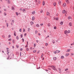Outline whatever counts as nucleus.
I'll use <instances>...</instances> for the list:
<instances>
[{
    "instance_id": "40",
    "label": "nucleus",
    "mask_w": 74,
    "mask_h": 74,
    "mask_svg": "<svg viewBox=\"0 0 74 74\" xmlns=\"http://www.w3.org/2000/svg\"><path fill=\"white\" fill-rule=\"evenodd\" d=\"M28 47V45H26L25 46V48H27Z\"/></svg>"
},
{
    "instance_id": "8",
    "label": "nucleus",
    "mask_w": 74,
    "mask_h": 74,
    "mask_svg": "<svg viewBox=\"0 0 74 74\" xmlns=\"http://www.w3.org/2000/svg\"><path fill=\"white\" fill-rule=\"evenodd\" d=\"M53 5L55 7L56 5V2H54L53 3Z\"/></svg>"
},
{
    "instance_id": "30",
    "label": "nucleus",
    "mask_w": 74,
    "mask_h": 74,
    "mask_svg": "<svg viewBox=\"0 0 74 74\" xmlns=\"http://www.w3.org/2000/svg\"><path fill=\"white\" fill-rule=\"evenodd\" d=\"M68 19H71V17H68Z\"/></svg>"
},
{
    "instance_id": "54",
    "label": "nucleus",
    "mask_w": 74,
    "mask_h": 74,
    "mask_svg": "<svg viewBox=\"0 0 74 74\" xmlns=\"http://www.w3.org/2000/svg\"><path fill=\"white\" fill-rule=\"evenodd\" d=\"M20 10L21 11H22V9H20Z\"/></svg>"
},
{
    "instance_id": "4",
    "label": "nucleus",
    "mask_w": 74,
    "mask_h": 74,
    "mask_svg": "<svg viewBox=\"0 0 74 74\" xmlns=\"http://www.w3.org/2000/svg\"><path fill=\"white\" fill-rule=\"evenodd\" d=\"M62 14H67V12H66L64 10L62 11Z\"/></svg>"
},
{
    "instance_id": "34",
    "label": "nucleus",
    "mask_w": 74,
    "mask_h": 74,
    "mask_svg": "<svg viewBox=\"0 0 74 74\" xmlns=\"http://www.w3.org/2000/svg\"><path fill=\"white\" fill-rule=\"evenodd\" d=\"M37 30L35 32V34H37Z\"/></svg>"
},
{
    "instance_id": "35",
    "label": "nucleus",
    "mask_w": 74,
    "mask_h": 74,
    "mask_svg": "<svg viewBox=\"0 0 74 74\" xmlns=\"http://www.w3.org/2000/svg\"><path fill=\"white\" fill-rule=\"evenodd\" d=\"M70 51V49H68L67 50V52H69Z\"/></svg>"
},
{
    "instance_id": "32",
    "label": "nucleus",
    "mask_w": 74,
    "mask_h": 74,
    "mask_svg": "<svg viewBox=\"0 0 74 74\" xmlns=\"http://www.w3.org/2000/svg\"><path fill=\"white\" fill-rule=\"evenodd\" d=\"M12 40V39H11L10 38V39H8V41H11Z\"/></svg>"
},
{
    "instance_id": "47",
    "label": "nucleus",
    "mask_w": 74,
    "mask_h": 74,
    "mask_svg": "<svg viewBox=\"0 0 74 74\" xmlns=\"http://www.w3.org/2000/svg\"><path fill=\"white\" fill-rule=\"evenodd\" d=\"M34 47H36V45L35 44H34Z\"/></svg>"
},
{
    "instance_id": "64",
    "label": "nucleus",
    "mask_w": 74,
    "mask_h": 74,
    "mask_svg": "<svg viewBox=\"0 0 74 74\" xmlns=\"http://www.w3.org/2000/svg\"><path fill=\"white\" fill-rule=\"evenodd\" d=\"M20 56H21V52H20Z\"/></svg>"
},
{
    "instance_id": "10",
    "label": "nucleus",
    "mask_w": 74,
    "mask_h": 74,
    "mask_svg": "<svg viewBox=\"0 0 74 74\" xmlns=\"http://www.w3.org/2000/svg\"><path fill=\"white\" fill-rule=\"evenodd\" d=\"M66 6V3H64L63 4V7H65Z\"/></svg>"
},
{
    "instance_id": "17",
    "label": "nucleus",
    "mask_w": 74,
    "mask_h": 74,
    "mask_svg": "<svg viewBox=\"0 0 74 74\" xmlns=\"http://www.w3.org/2000/svg\"><path fill=\"white\" fill-rule=\"evenodd\" d=\"M36 27H40V25H39L38 24H37L36 25Z\"/></svg>"
},
{
    "instance_id": "15",
    "label": "nucleus",
    "mask_w": 74,
    "mask_h": 74,
    "mask_svg": "<svg viewBox=\"0 0 74 74\" xmlns=\"http://www.w3.org/2000/svg\"><path fill=\"white\" fill-rule=\"evenodd\" d=\"M43 56H44V54L43 53H42L41 56V58H42V57H43Z\"/></svg>"
},
{
    "instance_id": "24",
    "label": "nucleus",
    "mask_w": 74,
    "mask_h": 74,
    "mask_svg": "<svg viewBox=\"0 0 74 74\" xmlns=\"http://www.w3.org/2000/svg\"><path fill=\"white\" fill-rule=\"evenodd\" d=\"M47 25L49 27L51 26V24L49 23H48L47 24Z\"/></svg>"
},
{
    "instance_id": "1",
    "label": "nucleus",
    "mask_w": 74,
    "mask_h": 74,
    "mask_svg": "<svg viewBox=\"0 0 74 74\" xmlns=\"http://www.w3.org/2000/svg\"><path fill=\"white\" fill-rule=\"evenodd\" d=\"M50 67H51V68H52L53 70H56V71H57V69H56L55 68V66H54L52 65V66H50Z\"/></svg>"
},
{
    "instance_id": "52",
    "label": "nucleus",
    "mask_w": 74,
    "mask_h": 74,
    "mask_svg": "<svg viewBox=\"0 0 74 74\" xmlns=\"http://www.w3.org/2000/svg\"><path fill=\"white\" fill-rule=\"evenodd\" d=\"M11 37V35H9V36H8V38H9V37Z\"/></svg>"
},
{
    "instance_id": "29",
    "label": "nucleus",
    "mask_w": 74,
    "mask_h": 74,
    "mask_svg": "<svg viewBox=\"0 0 74 74\" xmlns=\"http://www.w3.org/2000/svg\"><path fill=\"white\" fill-rule=\"evenodd\" d=\"M12 42H13V43L14 44V43H15V40H13L12 41Z\"/></svg>"
},
{
    "instance_id": "25",
    "label": "nucleus",
    "mask_w": 74,
    "mask_h": 74,
    "mask_svg": "<svg viewBox=\"0 0 74 74\" xmlns=\"http://www.w3.org/2000/svg\"><path fill=\"white\" fill-rule=\"evenodd\" d=\"M16 38L17 39V40H19V37L18 36H17L16 37Z\"/></svg>"
},
{
    "instance_id": "22",
    "label": "nucleus",
    "mask_w": 74,
    "mask_h": 74,
    "mask_svg": "<svg viewBox=\"0 0 74 74\" xmlns=\"http://www.w3.org/2000/svg\"><path fill=\"white\" fill-rule=\"evenodd\" d=\"M30 28H28V32H30Z\"/></svg>"
},
{
    "instance_id": "6",
    "label": "nucleus",
    "mask_w": 74,
    "mask_h": 74,
    "mask_svg": "<svg viewBox=\"0 0 74 74\" xmlns=\"http://www.w3.org/2000/svg\"><path fill=\"white\" fill-rule=\"evenodd\" d=\"M53 59L55 61V60H56V59H57V58L55 57H54L53 58Z\"/></svg>"
},
{
    "instance_id": "61",
    "label": "nucleus",
    "mask_w": 74,
    "mask_h": 74,
    "mask_svg": "<svg viewBox=\"0 0 74 74\" xmlns=\"http://www.w3.org/2000/svg\"><path fill=\"white\" fill-rule=\"evenodd\" d=\"M36 42H38V40H36Z\"/></svg>"
},
{
    "instance_id": "55",
    "label": "nucleus",
    "mask_w": 74,
    "mask_h": 74,
    "mask_svg": "<svg viewBox=\"0 0 74 74\" xmlns=\"http://www.w3.org/2000/svg\"><path fill=\"white\" fill-rule=\"evenodd\" d=\"M4 15H5V16L6 15V13H4Z\"/></svg>"
},
{
    "instance_id": "38",
    "label": "nucleus",
    "mask_w": 74,
    "mask_h": 74,
    "mask_svg": "<svg viewBox=\"0 0 74 74\" xmlns=\"http://www.w3.org/2000/svg\"><path fill=\"white\" fill-rule=\"evenodd\" d=\"M7 27H8V23H6Z\"/></svg>"
},
{
    "instance_id": "41",
    "label": "nucleus",
    "mask_w": 74,
    "mask_h": 74,
    "mask_svg": "<svg viewBox=\"0 0 74 74\" xmlns=\"http://www.w3.org/2000/svg\"><path fill=\"white\" fill-rule=\"evenodd\" d=\"M21 38H22V37H23V35H22V34L21 35Z\"/></svg>"
},
{
    "instance_id": "19",
    "label": "nucleus",
    "mask_w": 74,
    "mask_h": 74,
    "mask_svg": "<svg viewBox=\"0 0 74 74\" xmlns=\"http://www.w3.org/2000/svg\"><path fill=\"white\" fill-rule=\"evenodd\" d=\"M12 10H15V8H14V7H12Z\"/></svg>"
},
{
    "instance_id": "27",
    "label": "nucleus",
    "mask_w": 74,
    "mask_h": 74,
    "mask_svg": "<svg viewBox=\"0 0 74 74\" xmlns=\"http://www.w3.org/2000/svg\"><path fill=\"white\" fill-rule=\"evenodd\" d=\"M61 59H64V56H62L61 57Z\"/></svg>"
},
{
    "instance_id": "11",
    "label": "nucleus",
    "mask_w": 74,
    "mask_h": 74,
    "mask_svg": "<svg viewBox=\"0 0 74 74\" xmlns=\"http://www.w3.org/2000/svg\"><path fill=\"white\" fill-rule=\"evenodd\" d=\"M32 14L33 15H34V14H36V12H35V11H34L32 12Z\"/></svg>"
},
{
    "instance_id": "23",
    "label": "nucleus",
    "mask_w": 74,
    "mask_h": 74,
    "mask_svg": "<svg viewBox=\"0 0 74 74\" xmlns=\"http://www.w3.org/2000/svg\"><path fill=\"white\" fill-rule=\"evenodd\" d=\"M69 25L70 26H72V24H71V23H70L69 24Z\"/></svg>"
},
{
    "instance_id": "31",
    "label": "nucleus",
    "mask_w": 74,
    "mask_h": 74,
    "mask_svg": "<svg viewBox=\"0 0 74 74\" xmlns=\"http://www.w3.org/2000/svg\"><path fill=\"white\" fill-rule=\"evenodd\" d=\"M29 48H27L26 49V50L27 51H29Z\"/></svg>"
},
{
    "instance_id": "7",
    "label": "nucleus",
    "mask_w": 74,
    "mask_h": 74,
    "mask_svg": "<svg viewBox=\"0 0 74 74\" xmlns=\"http://www.w3.org/2000/svg\"><path fill=\"white\" fill-rule=\"evenodd\" d=\"M64 33L65 34H67V33H68L67 32V31L66 30L64 31Z\"/></svg>"
},
{
    "instance_id": "46",
    "label": "nucleus",
    "mask_w": 74,
    "mask_h": 74,
    "mask_svg": "<svg viewBox=\"0 0 74 74\" xmlns=\"http://www.w3.org/2000/svg\"><path fill=\"white\" fill-rule=\"evenodd\" d=\"M23 12H24V11H25V9H23Z\"/></svg>"
},
{
    "instance_id": "49",
    "label": "nucleus",
    "mask_w": 74,
    "mask_h": 74,
    "mask_svg": "<svg viewBox=\"0 0 74 74\" xmlns=\"http://www.w3.org/2000/svg\"><path fill=\"white\" fill-rule=\"evenodd\" d=\"M16 47L17 48H19V46L16 45Z\"/></svg>"
},
{
    "instance_id": "51",
    "label": "nucleus",
    "mask_w": 74,
    "mask_h": 74,
    "mask_svg": "<svg viewBox=\"0 0 74 74\" xmlns=\"http://www.w3.org/2000/svg\"><path fill=\"white\" fill-rule=\"evenodd\" d=\"M40 25L41 26H42V25H43V23H41L40 24Z\"/></svg>"
},
{
    "instance_id": "56",
    "label": "nucleus",
    "mask_w": 74,
    "mask_h": 74,
    "mask_svg": "<svg viewBox=\"0 0 74 74\" xmlns=\"http://www.w3.org/2000/svg\"><path fill=\"white\" fill-rule=\"evenodd\" d=\"M22 50H23V49H22V48L21 49H20V51H22Z\"/></svg>"
},
{
    "instance_id": "48",
    "label": "nucleus",
    "mask_w": 74,
    "mask_h": 74,
    "mask_svg": "<svg viewBox=\"0 0 74 74\" xmlns=\"http://www.w3.org/2000/svg\"><path fill=\"white\" fill-rule=\"evenodd\" d=\"M32 47H30V49L31 50H32Z\"/></svg>"
},
{
    "instance_id": "5",
    "label": "nucleus",
    "mask_w": 74,
    "mask_h": 74,
    "mask_svg": "<svg viewBox=\"0 0 74 74\" xmlns=\"http://www.w3.org/2000/svg\"><path fill=\"white\" fill-rule=\"evenodd\" d=\"M62 3V0H60L58 1V4L59 5H60Z\"/></svg>"
},
{
    "instance_id": "43",
    "label": "nucleus",
    "mask_w": 74,
    "mask_h": 74,
    "mask_svg": "<svg viewBox=\"0 0 74 74\" xmlns=\"http://www.w3.org/2000/svg\"><path fill=\"white\" fill-rule=\"evenodd\" d=\"M54 29H56V27L55 26L54 27Z\"/></svg>"
},
{
    "instance_id": "60",
    "label": "nucleus",
    "mask_w": 74,
    "mask_h": 74,
    "mask_svg": "<svg viewBox=\"0 0 74 74\" xmlns=\"http://www.w3.org/2000/svg\"><path fill=\"white\" fill-rule=\"evenodd\" d=\"M53 44L55 43V41H53Z\"/></svg>"
},
{
    "instance_id": "28",
    "label": "nucleus",
    "mask_w": 74,
    "mask_h": 74,
    "mask_svg": "<svg viewBox=\"0 0 74 74\" xmlns=\"http://www.w3.org/2000/svg\"><path fill=\"white\" fill-rule=\"evenodd\" d=\"M37 51L36 50H35L33 51V53H35V52H36Z\"/></svg>"
},
{
    "instance_id": "50",
    "label": "nucleus",
    "mask_w": 74,
    "mask_h": 74,
    "mask_svg": "<svg viewBox=\"0 0 74 74\" xmlns=\"http://www.w3.org/2000/svg\"><path fill=\"white\" fill-rule=\"evenodd\" d=\"M68 70V69H66L65 70V71H67Z\"/></svg>"
},
{
    "instance_id": "20",
    "label": "nucleus",
    "mask_w": 74,
    "mask_h": 74,
    "mask_svg": "<svg viewBox=\"0 0 74 74\" xmlns=\"http://www.w3.org/2000/svg\"><path fill=\"white\" fill-rule=\"evenodd\" d=\"M66 2H67V4H69V0H66Z\"/></svg>"
},
{
    "instance_id": "12",
    "label": "nucleus",
    "mask_w": 74,
    "mask_h": 74,
    "mask_svg": "<svg viewBox=\"0 0 74 74\" xmlns=\"http://www.w3.org/2000/svg\"><path fill=\"white\" fill-rule=\"evenodd\" d=\"M47 16H49V13L48 12H47Z\"/></svg>"
},
{
    "instance_id": "44",
    "label": "nucleus",
    "mask_w": 74,
    "mask_h": 74,
    "mask_svg": "<svg viewBox=\"0 0 74 74\" xmlns=\"http://www.w3.org/2000/svg\"><path fill=\"white\" fill-rule=\"evenodd\" d=\"M22 40L23 41V42H24V39L22 38Z\"/></svg>"
},
{
    "instance_id": "16",
    "label": "nucleus",
    "mask_w": 74,
    "mask_h": 74,
    "mask_svg": "<svg viewBox=\"0 0 74 74\" xmlns=\"http://www.w3.org/2000/svg\"><path fill=\"white\" fill-rule=\"evenodd\" d=\"M34 19H35V18L33 16L32 18V20L33 21L34 20Z\"/></svg>"
},
{
    "instance_id": "26",
    "label": "nucleus",
    "mask_w": 74,
    "mask_h": 74,
    "mask_svg": "<svg viewBox=\"0 0 74 74\" xmlns=\"http://www.w3.org/2000/svg\"><path fill=\"white\" fill-rule=\"evenodd\" d=\"M67 32L68 33H70V30H69Z\"/></svg>"
},
{
    "instance_id": "3",
    "label": "nucleus",
    "mask_w": 74,
    "mask_h": 74,
    "mask_svg": "<svg viewBox=\"0 0 74 74\" xmlns=\"http://www.w3.org/2000/svg\"><path fill=\"white\" fill-rule=\"evenodd\" d=\"M60 52V51L58 50H56V51H55L54 52V53H59Z\"/></svg>"
},
{
    "instance_id": "63",
    "label": "nucleus",
    "mask_w": 74,
    "mask_h": 74,
    "mask_svg": "<svg viewBox=\"0 0 74 74\" xmlns=\"http://www.w3.org/2000/svg\"><path fill=\"white\" fill-rule=\"evenodd\" d=\"M44 32H45V33L46 32V30H44Z\"/></svg>"
},
{
    "instance_id": "14",
    "label": "nucleus",
    "mask_w": 74,
    "mask_h": 74,
    "mask_svg": "<svg viewBox=\"0 0 74 74\" xmlns=\"http://www.w3.org/2000/svg\"><path fill=\"white\" fill-rule=\"evenodd\" d=\"M44 5H45V1H43L42 2V5L44 6Z\"/></svg>"
},
{
    "instance_id": "36",
    "label": "nucleus",
    "mask_w": 74,
    "mask_h": 74,
    "mask_svg": "<svg viewBox=\"0 0 74 74\" xmlns=\"http://www.w3.org/2000/svg\"><path fill=\"white\" fill-rule=\"evenodd\" d=\"M48 45V43H46L45 44V46H47Z\"/></svg>"
},
{
    "instance_id": "33",
    "label": "nucleus",
    "mask_w": 74,
    "mask_h": 74,
    "mask_svg": "<svg viewBox=\"0 0 74 74\" xmlns=\"http://www.w3.org/2000/svg\"><path fill=\"white\" fill-rule=\"evenodd\" d=\"M16 15H17V16H18V13L16 12Z\"/></svg>"
},
{
    "instance_id": "37",
    "label": "nucleus",
    "mask_w": 74,
    "mask_h": 74,
    "mask_svg": "<svg viewBox=\"0 0 74 74\" xmlns=\"http://www.w3.org/2000/svg\"><path fill=\"white\" fill-rule=\"evenodd\" d=\"M19 32H22V29H20Z\"/></svg>"
},
{
    "instance_id": "13",
    "label": "nucleus",
    "mask_w": 74,
    "mask_h": 74,
    "mask_svg": "<svg viewBox=\"0 0 74 74\" xmlns=\"http://www.w3.org/2000/svg\"><path fill=\"white\" fill-rule=\"evenodd\" d=\"M69 53H66V54L65 56H69Z\"/></svg>"
},
{
    "instance_id": "9",
    "label": "nucleus",
    "mask_w": 74,
    "mask_h": 74,
    "mask_svg": "<svg viewBox=\"0 0 74 74\" xmlns=\"http://www.w3.org/2000/svg\"><path fill=\"white\" fill-rule=\"evenodd\" d=\"M54 20H56V21H58V20H59V18H56L55 17H54Z\"/></svg>"
},
{
    "instance_id": "39",
    "label": "nucleus",
    "mask_w": 74,
    "mask_h": 74,
    "mask_svg": "<svg viewBox=\"0 0 74 74\" xmlns=\"http://www.w3.org/2000/svg\"><path fill=\"white\" fill-rule=\"evenodd\" d=\"M41 13H42L43 12V11H42V10H41L40 11Z\"/></svg>"
},
{
    "instance_id": "53",
    "label": "nucleus",
    "mask_w": 74,
    "mask_h": 74,
    "mask_svg": "<svg viewBox=\"0 0 74 74\" xmlns=\"http://www.w3.org/2000/svg\"><path fill=\"white\" fill-rule=\"evenodd\" d=\"M25 32V29H24V28L23 29V32Z\"/></svg>"
},
{
    "instance_id": "18",
    "label": "nucleus",
    "mask_w": 74,
    "mask_h": 74,
    "mask_svg": "<svg viewBox=\"0 0 74 74\" xmlns=\"http://www.w3.org/2000/svg\"><path fill=\"white\" fill-rule=\"evenodd\" d=\"M63 23V21H61L60 23V25H62Z\"/></svg>"
},
{
    "instance_id": "2",
    "label": "nucleus",
    "mask_w": 74,
    "mask_h": 74,
    "mask_svg": "<svg viewBox=\"0 0 74 74\" xmlns=\"http://www.w3.org/2000/svg\"><path fill=\"white\" fill-rule=\"evenodd\" d=\"M7 54L8 55H9V58H7V59H9V58L10 57V55H11V54H12V55H13V56H14V54H12V53H10L9 52L7 53Z\"/></svg>"
},
{
    "instance_id": "45",
    "label": "nucleus",
    "mask_w": 74,
    "mask_h": 74,
    "mask_svg": "<svg viewBox=\"0 0 74 74\" xmlns=\"http://www.w3.org/2000/svg\"><path fill=\"white\" fill-rule=\"evenodd\" d=\"M71 56H73V55H74V54L71 53Z\"/></svg>"
},
{
    "instance_id": "62",
    "label": "nucleus",
    "mask_w": 74,
    "mask_h": 74,
    "mask_svg": "<svg viewBox=\"0 0 74 74\" xmlns=\"http://www.w3.org/2000/svg\"><path fill=\"white\" fill-rule=\"evenodd\" d=\"M59 70L60 71V70H61V69H60V68H59Z\"/></svg>"
},
{
    "instance_id": "42",
    "label": "nucleus",
    "mask_w": 74,
    "mask_h": 74,
    "mask_svg": "<svg viewBox=\"0 0 74 74\" xmlns=\"http://www.w3.org/2000/svg\"><path fill=\"white\" fill-rule=\"evenodd\" d=\"M38 3H39V4H40V1H38Z\"/></svg>"
},
{
    "instance_id": "21",
    "label": "nucleus",
    "mask_w": 74,
    "mask_h": 74,
    "mask_svg": "<svg viewBox=\"0 0 74 74\" xmlns=\"http://www.w3.org/2000/svg\"><path fill=\"white\" fill-rule=\"evenodd\" d=\"M30 23H31V25H33V24H34V23L33 22H30Z\"/></svg>"
},
{
    "instance_id": "59",
    "label": "nucleus",
    "mask_w": 74,
    "mask_h": 74,
    "mask_svg": "<svg viewBox=\"0 0 74 74\" xmlns=\"http://www.w3.org/2000/svg\"><path fill=\"white\" fill-rule=\"evenodd\" d=\"M49 37V35H48V36H47V37H46V39H47V37Z\"/></svg>"
},
{
    "instance_id": "57",
    "label": "nucleus",
    "mask_w": 74,
    "mask_h": 74,
    "mask_svg": "<svg viewBox=\"0 0 74 74\" xmlns=\"http://www.w3.org/2000/svg\"><path fill=\"white\" fill-rule=\"evenodd\" d=\"M12 22H13V23H14V20H12Z\"/></svg>"
},
{
    "instance_id": "58",
    "label": "nucleus",
    "mask_w": 74,
    "mask_h": 74,
    "mask_svg": "<svg viewBox=\"0 0 74 74\" xmlns=\"http://www.w3.org/2000/svg\"><path fill=\"white\" fill-rule=\"evenodd\" d=\"M24 36H26V34H24Z\"/></svg>"
}]
</instances>
